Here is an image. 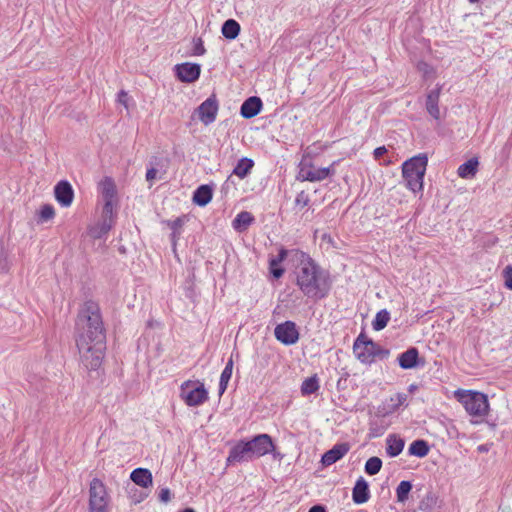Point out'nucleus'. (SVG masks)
<instances>
[{
	"label": "nucleus",
	"instance_id": "obj_1",
	"mask_svg": "<svg viewBox=\"0 0 512 512\" xmlns=\"http://www.w3.org/2000/svg\"><path fill=\"white\" fill-rule=\"evenodd\" d=\"M299 261L300 264L295 272L299 290L307 298L314 300L326 298L331 290L330 273L307 253L300 252Z\"/></svg>",
	"mask_w": 512,
	"mask_h": 512
},
{
	"label": "nucleus",
	"instance_id": "obj_2",
	"mask_svg": "<svg viewBox=\"0 0 512 512\" xmlns=\"http://www.w3.org/2000/svg\"><path fill=\"white\" fill-rule=\"evenodd\" d=\"M76 342L106 343V333L98 303L88 300L79 310L76 320Z\"/></svg>",
	"mask_w": 512,
	"mask_h": 512
},
{
	"label": "nucleus",
	"instance_id": "obj_3",
	"mask_svg": "<svg viewBox=\"0 0 512 512\" xmlns=\"http://www.w3.org/2000/svg\"><path fill=\"white\" fill-rule=\"evenodd\" d=\"M428 165L426 153H420L402 164V175L406 187L414 193L423 190V181Z\"/></svg>",
	"mask_w": 512,
	"mask_h": 512
},
{
	"label": "nucleus",
	"instance_id": "obj_4",
	"mask_svg": "<svg viewBox=\"0 0 512 512\" xmlns=\"http://www.w3.org/2000/svg\"><path fill=\"white\" fill-rule=\"evenodd\" d=\"M458 400L470 416L484 417L488 413V398L487 395L482 392L464 390L458 393Z\"/></svg>",
	"mask_w": 512,
	"mask_h": 512
},
{
	"label": "nucleus",
	"instance_id": "obj_5",
	"mask_svg": "<svg viewBox=\"0 0 512 512\" xmlns=\"http://www.w3.org/2000/svg\"><path fill=\"white\" fill-rule=\"evenodd\" d=\"M106 343L76 342L82 365L88 371H97L104 357Z\"/></svg>",
	"mask_w": 512,
	"mask_h": 512
},
{
	"label": "nucleus",
	"instance_id": "obj_6",
	"mask_svg": "<svg viewBox=\"0 0 512 512\" xmlns=\"http://www.w3.org/2000/svg\"><path fill=\"white\" fill-rule=\"evenodd\" d=\"M109 495L103 482L93 478L89 487V512H107Z\"/></svg>",
	"mask_w": 512,
	"mask_h": 512
},
{
	"label": "nucleus",
	"instance_id": "obj_7",
	"mask_svg": "<svg viewBox=\"0 0 512 512\" xmlns=\"http://www.w3.org/2000/svg\"><path fill=\"white\" fill-rule=\"evenodd\" d=\"M376 342L360 333L353 344V352L356 358L364 363L371 364L375 361Z\"/></svg>",
	"mask_w": 512,
	"mask_h": 512
},
{
	"label": "nucleus",
	"instance_id": "obj_8",
	"mask_svg": "<svg viewBox=\"0 0 512 512\" xmlns=\"http://www.w3.org/2000/svg\"><path fill=\"white\" fill-rule=\"evenodd\" d=\"M192 381H186L181 385V397L188 406L195 407L203 404L208 399V392L203 384L188 390L192 386Z\"/></svg>",
	"mask_w": 512,
	"mask_h": 512
},
{
	"label": "nucleus",
	"instance_id": "obj_9",
	"mask_svg": "<svg viewBox=\"0 0 512 512\" xmlns=\"http://www.w3.org/2000/svg\"><path fill=\"white\" fill-rule=\"evenodd\" d=\"M248 446L251 447V452L254 457H262L266 454L272 453L274 458L279 456V453H274L275 445L270 435L259 434L251 440L246 441Z\"/></svg>",
	"mask_w": 512,
	"mask_h": 512
},
{
	"label": "nucleus",
	"instance_id": "obj_10",
	"mask_svg": "<svg viewBox=\"0 0 512 512\" xmlns=\"http://www.w3.org/2000/svg\"><path fill=\"white\" fill-rule=\"evenodd\" d=\"M275 338L284 345H293L299 340V331L293 321L287 320L274 329Z\"/></svg>",
	"mask_w": 512,
	"mask_h": 512
},
{
	"label": "nucleus",
	"instance_id": "obj_11",
	"mask_svg": "<svg viewBox=\"0 0 512 512\" xmlns=\"http://www.w3.org/2000/svg\"><path fill=\"white\" fill-rule=\"evenodd\" d=\"M219 110L218 100L215 94L210 95L198 108V118L204 125L212 124L217 117Z\"/></svg>",
	"mask_w": 512,
	"mask_h": 512
},
{
	"label": "nucleus",
	"instance_id": "obj_12",
	"mask_svg": "<svg viewBox=\"0 0 512 512\" xmlns=\"http://www.w3.org/2000/svg\"><path fill=\"white\" fill-rule=\"evenodd\" d=\"M176 77L184 83H192L199 79L201 66L197 63L185 62L174 67Z\"/></svg>",
	"mask_w": 512,
	"mask_h": 512
},
{
	"label": "nucleus",
	"instance_id": "obj_13",
	"mask_svg": "<svg viewBox=\"0 0 512 512\" xmlns=\"http://www.w3.org/2000/svg\"><path fill=\"white\" fill-rule=\"evenodd\" d=\"M248 445L249 444H247V442L244 440L236 443L229 451V455L227 457V465L248 462L254 458L251 452V447Z\"/></svg>",
	"mask_w": 512,
	"mask_h": 512
},
{
	"label": "nucleus",
	"instance_id": "obj_14",
	"mask_svg": "<svg viewBox=\"0 0 512 512\" xmlns=\"http://www.w3.org/2000/svg\"><path fill=\"white\" fill-rule=\"evenodd\" d=\"M54 195L62 207H69L74 199V190L67 180H61L54 188Z\"/></svg>",
	"mask_w": 512,
	"mask_h": 512
},
{
	"label": "nucleus",
	"instance_id": "obj_15",
	"mask_svg": "<svg viewBox=\"0 0 512 512\" xmlns=\"http://www.w3.org/2000/svg\"><path fill=\"white\" fill-rule=\"evenodd\" d=\"M348 451L349 445L347 443L336 444L322 455L321 463L324 466H330L343 458Z\"/></svg>",
	"mask_w": 512,
	"mask_h": 512
},
{
	"label": "nucleus",
	"instance_id": "obj_16",
	"mask_svg": "<svg viewBox=\"0 0 512 512\" xmlns=\"http://www.w3.org/2000/svg\"><path fill=\"white\" fill-rule=\"evenodd\" d=\"M262 107V100L257 96H251L242 103L240 115L245 119H251L261 112Z\"/></svg>",
	"mask_w": 512,
	"mask_h": 512
},
{
	"label": "nucleus",
	"instance_id": "obj_17",
	"mask_svg": "<svg viewBox=\"0 0 512 512\" xmlns=\"http://www.w3.org/2000/svg\"><path fill=\"white\" fill-rule=\"evenodd\" d=\"M398 364L402 369L408 370L419 366V351L416 347H410L398 356Z\"/></svg>",
	"mask_w": 512,
	"mask_h": 512
},
{
	"label": "nucleus",
	"instance_id": "obj_18",
	"mask_svg": "<svg viewBox=\"0 0 512 512\" xmlns=\"http://www.w3.org/2000/svg\"><path fill=\"white\" fill-rule=\"evenodd\" d=\"M369 498V485L363 477H360L353 487L352 500L355 504H363L366 503Z\"/></svg>",
	"mask_w": 512,
	"mask_h": 512
},
{
	"label": "nucleus",
	"instance_id": "obj_19",
	"mask_svg": "<svg viewBox=\"0 0 512 512\" xmlns=\"http://www.w3.org/2000/svg\"><path fill=\"white\" fill-rule=\"evenodd\" d=\"M212 197H213V188L211 185H208V184H203V185H200L193 193V202L200 206V207H204L206 206L208 203H210V201L212 200Z\"/></svg>",
	"mask_w": 512,
	"mask_h": 512
},
{
	"label": "nucleus",
	"instance_id": "obj_20",
	"mask_svg": "<svg viewBox=\"0 0 512 512\" xmlns=\"http://www.w3.org/2000/svg\"><path fill=\"white\" fill-rule=\"evenodd\" d=\"M130 479L138 486L148 488L152 486L153 478L150 470L146 468H136L130 474Z\"/></svg>",
	"mask_w": 512,
	"mask_h": 512
},
{
	"label": "nucleus",
	"instance_id": "obj_21",
	"mask_svg": "<svg viewBox=\"0 0 512 512\" xmlns=\"http://www.w3.org/2000/svg\"><path fill=\"white\" fill-rule=\"evenodd\" d=\"M405 441L396 434H390L386 439V453L390 457L398 456L404 449Z\"/></svg>",
	"mask_w": 512,
	"mask_h": 512
},
{
	"label": "nucleus",
	"instance_id": "obj_22",
	"mask_svg": "<svg viewBox=\"0 0 512 512\" xmlns=\"http://www.w3.org/2000/svg\"><path fill=\"white\" fill-rule=\"evenodd\" d=\"M479 161L478 158L473 157L461 164L458 167L457 174L460 178L471 179L478 171Z\"/></svg>",
	"mask_w": 512,
	"mask_h": 512
},
{
	"label": "nucleus",
	"instance_id": "obj_23",
	"mask_svg": "<svg viewBox=\"0 0 512 512\" xmlns=\"http://www.w3.org/2000/svg\"><path fill=\"white\" fill-rule=\"evenodd\" d=\"M440 89L431 90L426 98L427 112L436 120L440 118V109L438 106Z\"/></svg>",
	"mask_w": 512,
	"mask_h": 512
},
{
	"label": "nucleus",
	"instance_id": "obj_24",
	"mask_svg": "<svg viewBox=\"0 0 512 512\" xmlns=\"http://www.w3.org/2000/svg\"><path fill=\"white\" fill-rule=\"evenodd\" d=\"M254 216L248 211H241L232 221V227L237 232H244L254 222Z\"/></svg>",
	"mask_w": 512,
	"mask_h": 512
},
{
	"label": "nucleus",
	"instance_id": "obj_25",
	"mask_svg": "<svg viewBox=\"0 0 512 512\" xmlns=\"http://www.w3.org/2000/svg\"><path fill=\"white\" fill-rule=\"evenodd\" d=\"M99 189L104 201H113L116 197V185L111 177H104L99 183Z\"/></svg>",
	"mask_w": 512,
	"mask_h": 512
},
{
	"label": "nucleus",
	"instance_id": "obj_26",
	"mask_svg": "<svg viewBox=\"0 0 512 512\" xmlns=\"http://www.w3.org/2000/svg\"><path fill=\"white\" fill-rule=\"evenodd\" d=\"M253 167L254 161L250 158L243 157L237 162L232 173L240 179H244L250 174Z\"/></svg>",
	"mask_w": 512,
	"mask_h": 512
},
{
	"label": "nucleus",
	"instance_id": "obj_27",
	"mask_svg": "<svg viewBox=\"0 0 512 512\" xmlns=\"http://www.w3.org/2000/svg\"><path fill=\"white\" fill-rule=\"evenodd\" d=\"M241 27L234 19L226 20L221 28L222 35L228 40H234L238 37Z\"/></svg>",
	"mask_w": 512,
	"mask_h": 512
},
{
	"label": "nucleus",
	"instance_id": "obj_28",
	"mask_svg": "<svg viewBox=\"0 0 512 512\" xmlns=\"http://www.w3.org/2000/svg\"><path fill=\"white\" fill-rule=\"evenodd\" d=\"M430 447L428 442L423 439L414 440L408 448L409 455L423 458L429 453Z\"/></svg>",
	"mask_w": 512,
	"mask_h": 512
},
{
	"label": "nucleus",
	"instance_id": "obj_29",
	"mask_svg": "<svg viewBox=\"0 0 512 512\" xmlns=\"http://www.w3.org/2000/svg\"><path fill=\"white\" fill-rule=\"evenodd\" d=\"M233 371V360L230 358L228 362L226 363L225 368L223 369L220 381H219V395L221 396L225 390L227 389L229 380L231 379Z\"/></svg>",
	"mask_w": 512,
	"mask_h": 512
},
{
	"label": "nucleus",
	"instance_id": "obj_30",
	"mask_svg": "<svg viewBox=\"0 0 512 512\" xmlns=\"http://www.w3.org/2000/svg\"><path fill=\"white\" fill-rule=\"evenodd\" d=\"M390 320V313L386 309L377 312L375 319L372 322V327L375 331L384 329Z\"/></svg>",
	"mask_w": 512,
	"mask_h": 512
},
{
	"label": "nucleus",
	"instance_id": "obj_31",
	"mask_svg": "<svg viewBox=\"0 0 512 512\" xmlns=\"http://www.w3.org/2000/svg\"><path fill=\"white\" fill-rule=\"evenodd\" d=\"M319 389V381L316 375L305 379L301 385L303 395H311Z\"/></svg>",
	"mask_w": 512,
	"mask_h": 512
},
{
	"label": "nucleus",
	"instance_id": "obj_32",
	"mask_svg": "<svg viewBox=\"0 0 512 512\" xmlns=\"http://www.w3.org/2000/svg\"><path fill=\"white\" fill-rule=\"evenodd\" d=\"M412 489V484L410 481L403 480L399 483L396 488V496L397 501L400 503H404L408 499V495Z\"/></svg>",
	"mask_w": 512,
	"mask_h": 512
},
{
	"label": "nucleus",
	"instance_id": "obj_33",
	"mask_svg": "<svg viewBox=\"0 0 512 512\" xmlns=\"http://www.w3.org/2000/svg\"><path fill=\"white\" fill-rule=\"evenodd\" d=\"M437 504V496L433 492H428L426 496L421 500L419 508L425 512H431L434 510Z\"/></svg>",
	"mask_w": 512,
	"mask_h": 512
},
{
	"label": "nucleus",
	"instance_id": "obj_34",
	"mask_svg": "<svg viewBox=\"0 0 512 512\" xmlns=\"http://www.w3.org/2000/svg\"><path fill=\"white\" fill-rule=\"evenodd\" d=\"M382 468V460L379 457H370L365 463V472L368 475H376Z\"/></svg>",
	"mask_w": 512,
	"mask_h": 512
},
{
	"label": "nucleus",
	"instance_id": "obj_35",
	"mask_svg": "<svg viewBox=\"0 0 512 512\" xmlns=\"http://www.w3.org/2000/svg\"><path fill=\"white\" fill-rule=\"evenodd\" d=\"M337 161H334L329 167L314 169V182L322 181L335 174L334 166Z\"/></svg>",
	"mask_w": 512,
	"mask_h": 512
},
{
	"label": "nucleus",
	"instance_id": "obj_36",
	"mask_svg": "<svg viewBox=\"0 0 512 512\" xmlns=\"http://www.w3.org/2000/svg\"><path fill=\"white\" fill-rule=\"evenodd\" d=\"M406 399H407V396H406V394H403V393H398L394 397H391L390 398V402H391L390 408L387 410L384 408L383 413L388 414V413H392V412L396 411L401 405H403L405 403Z\"/></svg>",
	"mask_w": 512,
	"mask_h": 512
},
{
	"label": "nucleus",
	"instance_id": "obj_37",
	"mask_svg": "<svg viewBox=\"0 0 512 512\" xmlns=\"http://www.w3.org/2000/svg\"><path fill=\"white\" fill-rule=\"evenodd\" d=\"M298 179L301 181L314 182V169L312 165H310L309 167H301Z\"/></svg>",
	"mask_w": 512,
	"mask_h": 512
},
{
	"label": "nucleus",
	"instance_id": "obj_38",
	"mask_svg": "<svg viewBox=\"0 0 512 512\" xmlns=\"http://www.w3.org/2000/svg\"><path fill=\"white\" fill-rule=\"evenodd\" d=\"M54 215H55L54 208L50 204L43 205L39 212V218L42 221L50 220L54 217Z\"/></svg>",
	"mask_w": 512,
	"mask_h": 512
},
{
	"label": "nucleus",
	"instance_id": "obj_39",
	"mask_svg": "<svg viewBox=\"0 0 512 512\" xmlns=\"http://www.w3.org/2000/svg\"><path fill=\"white\" fill-rule=\"evenodd\" d=\"M184 222H185V216L177 217L176 219H174L172 221H168V226L172 230L171 236H176L177 234H180L179 230L184 225Z\"/></svg>",
	"mask_w": 512,
	"mask_h": 512
},
{
	"label": "nucleus",
	"instance_id": "obj_40",
	"mask_svg": "<svg viewBox=\"0 0 512 512\" xmlns=\"http://www.w3.org/2000/svg\"><path fill=\"white\" fill-rule=\"evenodd\" d=\"M310 202L309 196L305 191H301L297 194L295 198V206L299 207L300 209L307 206Z\"/></svg>",
	"mask_w": 512,
	"mask_h": 512
},
{
	"label": "nucleus",
	"instance_id": "obj_41",
	"mask_svg": "<svg viewBox=\"0 0 512 512\" xmlns=\"http://www.w3.org/2000/svg\"><path fill=\"white\" fill-rule=\"evenodd\" d=\"M287 255H288V251L285 248H281L279 250L278 255L269 260V265L270 266L279 265L281 262H283L286 259Z\"/></svg>",
	"mask_w": 512,
	"mask_h": 512
},
{
	"label": "nucleus",
	"instance_id": "obj_42",
	"mask_svg": "<svg viewBox=\"0 0 512 512\" xmlns=\"http://www.w3.org/2000/svg\"><path fill=\"white\" fill-rule=\"evenodd\" d=\"M9 260L7 252L1 248L0 250V271L6 273L9 270Z\"/></svg>",
	"mask_w": 512,
	"mask_h": 512
},
{
	"label": "nucleus",
	"instance_id": "obj_43",
	"mask_svg": "<svg viewBox=\"0 0 512 512\" xmlns=\"http://www.w3.org/2000/svg\"><path fill=\"white\" fill-rule=\"evenodd\" d=\"M205 52H206V49L204 47L202 39L201 38L195 39L194 40L193 55L201 56V55H204Z\"/></svg>",
	"mask_w": 512,
	"mask_h": 512
},
{
	"label": "nucleus",
	"instance_id": "obj_44",
	"mask_svg": "<svg viewBox=\"0 0 512 512\" xmlns=\"http://www.w3.org/2000/svg\"><path fill=\"white\" fill-rule=\"evenodd\" d=\"M103 218L112 220L113 217V201H104L103 205Z\"/></svg>",
	"mask_w": 512,
	"mask_h": 512
},
{
	"label": "nucleus",
	"instance_id": "obj_45",
	"mask_svg": "<svg viewBox=\"0 0 512 512\" xmlns=\"http://www.w3.org/2000/svg\"><path fill=\"white\" fill-rule=\"evenodd\" d=\"M505 287L512 290V266L504 269Z\"/></svg>",
	"mask_w": 512,
	"mask_h": 512
},
{
	"label": "nucleus",
	"instance_id": "obj_46",
	"mask_svg": "<svg viewBox=\"0 0 512 512\" xmlns=\"http://www.w3.org/2000/svg\"><path fill=\"white\" fill-rule=\"evenodd\" d=\"M269 270H270L271 275H272L275 279H279V278H281V277L283 276L284 272H285L284 268H282V267L280 266V264H279V265H277V266H270V265H269Z\"/></svg>",
	"mask_w": 512,
	"mask_h": 512
},
{
	"label": "nucleus",
	"instance_id": "obj_47",
	"mask_svg": "<svg viewBox=\"0 0 512 512\" xmlns=\"http://www.w3.org/2000/svg\"><path fill=\"white\" fill-rule=\"evenodd\" d=\"M389 356V350L388 349H385V348H382L379 344L376 343V348H375V359L376 358H379V359H385Z\"/></svg>",
	"mask_w": 512,
	"mask_h": 512
},
{
	"label": "nucleus",
	"instance_id": "obj_48",
	"mask_svg": "<svg viewBox=\"0 0 512 512\" xmlns=\"http://www.w3.org/2000/svg\"><path fill=\"white\" fill-rule=\"evenodd\" d=\"M171 499V492L168 488H162L159 492V500L161 502L167 503Z\"/></svg>",
	"mask_w": 512,
	"mask_h": 512
},
{
	"label": "nucleus",
	"instance_id": "obj_49",
	"mask_svg": "<svg viewBox=\"0 0 512 512\" xmlns=\"http://www.w3.org/2000/svg\"><path fill=\"white\" fill-rule=\"evenodd\" d=\"M127 101H128V94L124 90H121L118 93V102L120 104L124 105L125 107H127Z\"/></svg>",
	"mask_w": 512,
	"mask_h": 512
},
{
	"label": "nucleus",
	"instance_id": "obj_50",
	"mask_svg": "<svg viewBox=\"0 0 512 512\" xmlns=\"http://www.w3.org/2000/svg\"><path fill=\"white\" fill-rule=\"evenodd\" d=\"M386 152H387L386 147L380 146L374 150L373 155H374L375 159H380Z\"/></svg>",
	"mask_w": 512,
	"mask_h": 512
},
{
	"label": "nucleus",
	"instance_id": "obj_51",
	"mask_svg": "<svg viewBox=\"0 0 512 512\" xmlns=\"http://www.w3.org/2000/svg\"><path fill=\"white\" fill-rule=\"evenodd\" d=\"M156 175H157V170L152 167V168L148 169L146 172V180L152 181L156 178Z\"/></svg>",
	"mask_w": 512,
	"mask_h": 512
},
{
	"label": "nucleus",
	"instance_id": "obj_52",
	"mask_svg": "<svg viewBox=\"0 0 512 512\" xmlns=\"http://www.w3.org/2000/svg\"><path fill=\"white\" fill-rule=\"evenodd\" d=\"M308 512H327L325 506L317 504L312 506Z\"/></svg>",
	"mask_w": 512,
	"mask_h": 512
},
{
	"label": "nucleus",
	"instance_id": "obj_53",
	"mask_svg": "<svg viewBox=\"0 0 512 512\" xmlns=\"http://www.w3.org/2000/svg\"><path fill=\"white\" fill-rule=\"evenodd\" d=\"M112 227V220L103 218L102 229L108 231Z\"/></svg>",
	"mask_w": 512,
	"mask_h": 512
},
{
	"label": "nucleus",
	"instance_id": "obj_54",
	"mask_svg": "<svg viewBox=\"0 0 512 512\" xmlns=\"http://www.w3.org/2000/svg\"><path fill=\"white\" fill-rule=\"evenodd\" d=\"M181 512H195L193 508H185Z\"/></svg>",
	"mask_w": 512,
	"mask_h": 512
},
{
	"label": "nucleus",
	"instance_id": "obj_55",
	"mask_svg": "<svg viewBox=\"0 0 512 512\" xmlns=\"http://www.w3.org/2000/svg\"><path fill=\"white\" fill-rule=\"evenodd\" d=\"M179 235H180V234H177L176 236H171V239H172V242H173V244H174V245H175V243H176V239H177V237H178Z\"/></svg>",
	"mask_w": 512,
	"mask_h": 512
},
{
	"label": "nucleus",
	"instance_id": "obj_56",
	"mask_svg": "<svg viewBox=\"0 0 512 512\" xmlns=\"http://www.w3.org/2000/svg\"><path fill=\"white\" fill-rule=\"evenodd\" d=\"M422 67H428V65L426 63H420L419 64V69H422Z\"/></svg>",
	"mask_w": 512,
	"mask_h": 512
},
{
	"label": "nucleus",
	"instance_id": "obj_57",
	"mask_svg": "<svg viewBox=\"0 0 512 512\" xmlns=\"http://www.w3.org/2000/svg\"><path fill=\"white\" fill-rule=\"evenodd\" d=\"M479 0H469L470 3H476L478 2Z\"/></svg>",
	"mask_w": 512,
	"mask_h": 512
},
{
	"label": "nucleus",
	"instance_id": "obj_58",
	"mask_svg": "<svg viewBox=\"0 0 512 512\" xmlns=\"http://www.w3.org/2000/svg\"><path fill=\"white\" fill-rule=\"evenodd\" d=\"M479 450L484 451L483 446H480V447H479Z\"/></svg>",
	"mask_w": 512,
	"mask_h": 512
}]
</instances>
